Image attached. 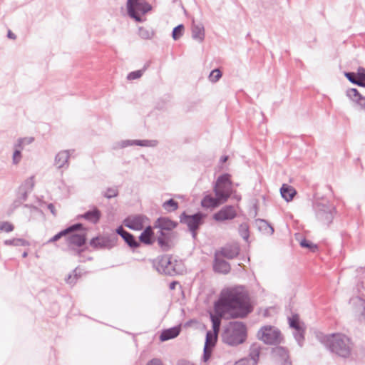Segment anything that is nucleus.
Returning a JSON list of instances; mask_svg holds the SVG:
<instances>
[{"label":"nucleus","instance_id":"obj_1","mask_svg":"<svg viewBox=\"0 0 365 365\" xmlns=\"http://www.w3.org/2000/svg\"><path fill=\"white\" fill-rule=\"evenodd\" d=\"M215 314H210L213 331H208L204 346V360L206 361L211 355L220 330L221 318H243L252 311L247 291L243 286H233L224 288L219 299L215 302Z\"/></svg>","mask_w":365,"mask_h":365},{"label":"nucleus","instance_id":"obj_2","mask_svg":"<svg viewBox=\"0 0 365 365\" xmlns=\"http://www.w3.org/2000/svg\"><path fill=\"white\" fill-rule=\"evenodd\" d=\"M319 341L337 356L347 359L351 355L353 344L349 337L342 334H333L319 336Z\"/></svg>","mask_w":365,"mask_h":365},{"label":"nucleus","instance_id":"obj_3","mask_svg":"<svg viewBox=\"0 0 365 365\" xmlns=\"http://www.w3.org/2000/svg\"><path fill=\"white\" fill-rule=\"evenodd\" d=\"M247 337V328L241 322H231L225 328L222 334L224 343L230 346L242 344Z\"/></svg>","mask_w":365,"mask_h":365},{"label":"nucleus","instance_id":"obj_4","mask_svg":"<svg viewBox=\"0 0 365 365\" xmlns=\"http://www.w3.org/2000/svg\"><path fill=\"white\" fill-rule=\"evenodd\" d=\"M153 266L158 272L170 276L182 274L184 271L182 261L168 255L158 257Z\"/></svg>","mask_w":365,"mask_h":365},{"label":"nucleus","instance_id":"obj_5","mask_svg":"<svg viewBox=\"0 0 365 365\" xmlns=\"http://www.w3.org/2000/svg\"><path fill=\"white\" fill-rule=\"evenodd\" d=\"M314 209L316 218L322 225L329 226L332 222L336 210L333 205L328 202H316Z\"/></svg>","mask_w":365,"mask_h":365},{"label":"nucleus","instance_id":"obj_6","mask_svg":"<svg viewBox=\"0 0 365 365\" xmlns=\"http://www.w3.org/2000/svg\"><path fill=\"white\" fill-rule=\"evenodd\" d=\"M257 337L267 344H278L282 341V336L280 331L272 326L262 327L257 333Z\"/></svg>","mask_w":365,"mask_h":365},{"label":"nucleus","instance_id":"obj_7","mask_svg":"<svg viewBox=\"0 0 365 365\" xmlns=\"http://www.w3.org/2000/svg\"><path fill=\"white\" fill-rule=\"evenodd\" d=\"M229 174L220 175L215 183L214 192L215 196L221 199V202H226L231 195L232 183Z\"/></svg>","mask_w":365,"mask_h":365},{"label":"nucleus","instance_id":"obj_8","mask_svg":"<svg viewBox=\"0 0 365 365\" xmlns=\"http://www.w3.org/2000/svg\"><path fill=\"white\" fill-rule=\"evenodd\" d=\"M73 225H79L72 230L66 237V242L69 248L75 250V247L83 246L86 242V230L81 223Z\"/></svg>","mask_w":365,"mask_h":365},{"label":"nucleus","instance_id":"obj_9","mask_svg":"<svg viewBox=\"0 0 365 365\" xmlns=\"http://www.w3.org/2000/svg\"><path fill=\"white\" fill-rule=\"evenodd\" d=\"M205 215L201 212H197L194 215H187L183 212L180 216V222L187 225L190 231L192 232V237L195 238L196 236V230L203 223Z\"/></svg>","mask_w":365,"mask_h":365},{"label":"nucleus","instance_id":"obj_10","mask_svg":"<svg viewBox=\"0 0 365 365\" xmlns=\"http://www.w3.org/2000/svg\"><path fill=\"white\" fill-rule=\"evenodd\" d=\"M155 226L160 230V232L161 236L158 238V244L161 247L167 246L166 236L164 231H170L173 230L177 226V223L168 218L160 217L155 222Z\"/></svg>","mask_w":365,"mask_h":365},{"label":"nucleus","instance_id":"obj_11","mask_svg":"<svg viewBox=\"0 0 365 365\" xmlns=\"http://www.w3.org/2000/svg\"><path fill=\"white\" fill-rule=\"evenodd\" d=\"M133 15L128 11L129 16L138 22H143L144 19L141 15H144L152 9V6L145 0H139L133 2Z\"/></svg>","mask_w":365,"mask_h":365},{"label":"nucleus","instance_id":"obj_12","mask_svg":"<svg viewBox=\"0 0 365 365\" xmlns=\"http://www.w3.org/2000/svg\"><path fill=\"white\" fill-rule=\"evenodd\" d=\"M158 141L156 140H123L116 142L113 149H121L128 146L138 145L142 147H156Z\"/></svg>","mask_w":365,"mask_h":365},{"label":"nucleus","instance_id":"obj_13","mask_svg":"<svg viewBox=\"0 0 365 365\" xmlns=\"http://www.w3.org/2000/svg\"><path fill=\"white\" fill-rule=\"evenodd\" d=\"M288 319H289V327L295 330L293 334L294 336L296 341H297L298 344L300 346H302L303 341L304 339V324L299 321V317L297 315H293L292 317H289Z\"/></svg>","mask_w":365,"mask_h":365},{"label":"nucleus","instance_id":"obj_14","mask_svg":"<svg viewBox=\"0 0 365 365\" xmlns=\"http://www.w3.org/2000/svg\"><path fill=\"white\" fill-rule=\"evenodd\" d=\"M117 237H97L93 238L90 245L96 249H111L116 245Z\"/></svg>","mask_w":365,"mask_h":365},{"label":"nucleus","instance_id":"obj_15","mask_svg":"<svg viewBox=\"0 0 365 365\" xmlns=\"http://www.w3.org/2000/svg\"><path fill=\"white\" fill-rule=\"evenodd\" d=\"M236 216V208L232 205H226L213 215V219L217 222H223L231 220Z\"/></svg>","mask_w":365,"mask_h":365},{"label":"nucleus","instance_id":"obj_16","mask_svg":"<svg viewBox=\"0 0 365 365\" xmlns=\"http://www.w3.org/2000/svg\"><path fill=\"white\" fill-rule=\"evenodd\" d=\"M147 218L141 215H135L128 216L125 219L124 225L133 230H141L144 227L145 220Z\"/></svg>","mask_w":365,"mask_h":365},{"label":"nucleus","instance_id":"obj_17","mask_svg":"<svg viewBox=\"0 0 365 365\" xmlns=\"http://www.w3.org/2000/svg\"><path fill=\"white\" fill-rule=\"evenodd\" d=\"M71 150H65L58 152L54 159V165L57 168H68L69 165V158ZM73 152V150H72Z\"/></svg>","mask_w":365,"mask_h":365},{"label":"nucleus","instance_id":"obj_18","mask_svg":"<svg viewBox=\"0 0 365 365\" xmlns=\"http://www.w3.org/2000/svg\"><path fill=\"white\" fill-rule=\"evenodd\" d=\"M240 252V246L237 243H232L227 245L220 251V254L222 257L233 259L236 257Z\"/></svg>","mask_w":365,"mask_h":365},{"label":"nucleus","instance_id":"obj_19","mask_svg":"<svg viewBox=\"0 0 365 365\" xmlns=\"http://www.w3.org/2000/svg\"><path fill=\"white\" fill-rule=\"evenodd\" d=\"M116 232L121 236L129 247L136 248L140 245L134 236L125 231L121 226L117 228Z\"/></svg>","mask_w":365,"mask_h":365},{"label":"nucleus","instance_id":"obj_20","mask_svg":"<svg viewBox=\"0 0 365 365\" xmlns=\"http://www.w3.org/2000/svg\"><path fill=\"white\" fill-rule=\"evenodd\" d=\"M346 95L361 108H365V97L361 96L356 88H350L347 90Z\"/></svg>","mask_w":365,"mask_h":365},{"label":"nucleus","instance_id":"obj_21","mask_svg":"<svg viewBox=\"0 0 365 365\" xmlns=\"http://www.w3.org/2000/svg\"><path fill=\"white\" fill-rule=\"evenodd\" d=\"M214 269L215 272L227 274L230 270V264L222 259H220L217 255H215L214 262Z\"/></svg>","mask_w":365,"mask_h":365},{"label":"nucleus","instance_id":"obj_22","mask_svg":"<svg viewBox=\"0 0 365 365\" xmlns=\"http://www.w3.org/2000/svg\"><path fill=\"white\" fill-rule=\"evenodd\" d=\"M192 37L193 39L202 42L205 38V29L202 24L193 23L192 26Z\"/></svg>","mask_w":365,"mask_h":365},{"label":"nucleus","instance_id":"obj_23","mask_svg":"<svg viewBox=\"0 0 365 365\" xmlns=\"http://www.w3.org/2000/svg\"><path fill=\"white\" fill-rule=\"evenodd\" d=\"M225 202H221V199L217 196L206 195L202 200L201 204L203 207L213 208L219 206Z\"/></svg>","mask_w":365,"mask_h":365},{"label":"nucleus","instance_id":"obj_24","mask_svg":"<svg viewBox=\"0 0 365 365\" xmlns=\"http://www.w3.org/2000/svg\"><path fill=\"white\" fill-rule=\"evenodd\" d=\"M255 225L259 230L264 235H272L274 233L273 227L267 221L262 219L255 220Z\"/></svg>","mask_w":365,"mask_h":365},{"label":"nucleus","instance_id":"obj_25","mask_svg":"<svg viewBox=\"0 0 365 365\" xmlns=\"http://www.w3.org/2000/svg\"><path fill=\"white\" fill-rule=\"evenodd\" d=\"M101 216V212L96 207L93 208L92 210H88L83 215H81V217L94 224L97 223L99 221Z\"/></svg>","mask_w":365,"mask_h":365},{"label":"nucleus","instance_id":"obj_26","mask_svg":"<svg viewBox=\"0 0 365 365\" xmlns=\"http://www.w3.org/2000/svg\"><path fill=\"white\" fill-rule=\"evenodd\" d=\"M180 331V329L178 327L165 329L161 333L160 336V339L162 341H165L173 339L179 335Z\"/></svg>","mask_w":365,"mask_h":365},{"label":"nucleus","instance_id":"obj_27","mask_svg":"<svg viewBox=\"0 0 365 365\" xmlns=\"http://www.w3.org/2000/svg\"><path fill=\"white\" fill-rule=\"evenodd\" d=\"M34 141V138H33V137L19 138L14 143L13 149L22 152V150L24 149V148L26 145L31 144Z\"/></svg>","mask_w":365,"mask_h":365},{"label":"nucleus","instance_id":"obj_28","mask_svg":"<svg viewBox=\"0 0 365 365\" xmlns=\"http://www.w3.org/2000/svg\"><path fill=\"white\" fill-rule=\"evenodd\" d=\"M280 192L282 197L287 202L292 200L296 194L295 190L292 186L285 184L282 186Z\"/></svg>","mask_w":365,"mask_h":365},{"label":"nucleus","instance_id":"obj_29","mask_svg":"<svg viewBox=\"0 0 365 365\" xmlns=\"http://www.w3.org/2000/svg\"><path fill=\"white\" fill-rule=\"evenodd\" d=\"M78 226V225L69 226L68 227L61 230V232H59L58 233L55 235L53 237L49 239L46 243L55 242L58 241V240H60L63 237H64L66 239L68 234H69V232H71L72 230H73Z\"/></svg>","mask_w":365,"mask_h":365},{"label":"nucleus","instance_id":"obj_30","mask_svg":"<svg viewBox=\"0 0 365 365\" xmlns=\"http://www.w3.org/2000/svg\"><path fill=\"white\" fill-rule=\"evenodd\" d=\"M152 235H153V230L151 227H147L144 231L140 234L139 237V240L140 242L146 244V245H150L152 243Z\"/></svg>","mask_w":365,"mask_h":365},{"label":"nucleus","instance_id":"obj_31","mask_svg":"<svg viewBox=\"0 0 365 365\" xmlns=\"http://www.w3.org/2000/svg\"><path fill=\"white\" fill-rule=\"evenodd\" d=\"M4 244L7 246H14V247H24L29 246V242L22 238H14L11 240H6L4 242Z\"/></svg>","mask_w":365,"mask_h":365},{"label":"nucleus","instance_id":"obj_32","mask_svg":"<svg viewBox=\"0 0 365 365\" xmlns=\"http://www.w3.org/2000/svg\"><path fill=\"white\" fill-rule=\"evenodd\" d=\"M272 353L275 356L279 357L283 361L288 359V353L285 348L282 346H277L273 349Z\"/></svg>","mask_w":365,"mask_h":365},{"label":"nucleus","instance_id":"obj_33","mask_svg":"<svg viewBox=\"0 0 365 365\" xmlns=\"http://www.w3.org/2000/svg\"><path fill=\"white\" fill-rule=\"evenodd\" d=\"M344 75L351 83L359 86L365 87V82L363 81H359L355 73L346 72Z\"/></svg>","mask_w":365,"mask_h":365},{"label":"nucleus","instance_id":"obj_34","mask_svg":"<svg viewBox=\"0 0 365 365\" xmlns=\"http://www.w3.org/2000/svg\"><path fill=\"white\" fill-rule=\"evenodd\" d=\"M138 35L143 39H150L154 36V31L150 29L140 27L138 29Z\"/></svg>","mask_w":365,"mask_h":365},{"label":"nucleus","instance_id":"obj_35","mask_svg":"<svg viewBox=\"0 0 365 365\" xmlns=\"http://www.w3.org/2000/svg\"><path fill=\"white\" fill-rule=\"evenodd\" d=\"M163 207L168 212H173L178 208V203L174 200L170 199L163 204Z\"/></svg>","mask_w":365,"mask_h":365},{"label":"nucleus","instance_id":"obj_36","mask_svg":"<svg viewBox=\"0 0 365 365\" xmlns=\"http://www.w3.org/2000/svg\"><path fill=\"white\" fill-rule=\"evenodd\" d=\"M259 356V349L257 347H252L250 351V358L252 365H256Z\"/></svg>","mask_w":365,"mask_h":365},{"label":"nucleus","instance_id":"obj_37","mask_svg":"<svg viewBox=\"0 0 365 365\" xmlns=\"http://www.w3.org/2000/svg\"><path fill=\"white\" fill-rule=\"evenodd\" d=\"M239 234L245 240H247L250 236L249 225L247 223H242L239 226Z\"/></svg>","mask_w":365,"mask_h":365},{"label":"nucleus","instance_id":"obj_38","mask_svg":"<svg viewBox=\"0 0 365 365\" xmlns=\"http://www.w3.org/2000/svg\"><path fill=\"white\" fill-rule=\"evenodd\" d=\"M221 77H222L221 71L218 68H216V69L212 70L210 72V73L208 76V78L210 82L216 83L220 79Z\"/></svg>","mask_w":365,"mask_h":365},{"label":"nucleus","instance_id":"obj_39","mask_svg":"<svg viewBox=\"0 0 365 365\" xmlns=\"http://www.w3.org/2000/svg\"><path fill=\"white\" fill-rule=\"evenodd\" d=\"M103 196L108 199L115 197L118 195V190L117 187H108L103 192Z\"/></svg>","mask_w":365,"mask_h":365},{"label":"nucleus","instance_id":"obj_40","mask_svg":"<svg viewBox=\"0 0 365 365\" xmlns=\"http://www.w3.org/2000/svg\"><path fill=\"white\" fill-rule=\"evenodd\" d=\"M33 184L31 183L30 187L28 190H26L24 187H21L19 189V193L18 196V199L23 202L27 199L28 192L32 189Z\"/></svg>","mask_w":365,"mask_h":365},{"label":"nucleus","instance_id":"obj_41","mask_svg":"<svg viewBox=\"0 0 365 365\" xmlns=\"http://www.w3.org/2000/svg\"><path fill=\"white\" fill-rule=\"evenodd\" d=\"M14 226L9 222H0V230L1 232H11L14 230Z\"/></svg>","mask_w":365,"mask_h":365},{"label":"nucleus","instance_id":"obj_42","mask_svg":"<svg viewBox=\"0 0 365 365\" xmlns=\"http://www.w3.org/2000/svg\"><path fill=\"white\" fill-rule=\"evenodd\" d=\"M183 30H184V26L182 24L178 25L176 27H175L173 31V34H172L173 39L178 40V38H180L182 35Z\"/></svg>","mask_w":365,"mask_h":365},{"label":"nucleus","instance_id":"obj_43","mask_svg":"<svg viewBox=\"0 0 365 365\" xmlns=\"http://www.w3.org/2000/svg\"><path fill=\"white\" fill-rule=\"evenodd\" d=\"M22 160V153L21 151L14 150L12 155V164L14 165H17Z\"/></svg>","mask_w":365,"mask_h":365},{"label":"nucleus","instance_id":"obj_44","mask_svg":"<svg viewBox=\"0 0 365 365\" xmlns=\"http://www.w3.org/2000/svg\"><path fill=\"white\" fill-rule=\"evenodd\" d=\"M143 71H144V70H138V71L130 72L128 75L127 78H128V80H130V81L138 79L143 76Z\"/></svg>","mask_w":365,"mask_h":365},{"label":"nucleus","instance_id":"obj_45","mask_svg":"<svg viewBox=\"0 0 365 365\" xmlns=\"http://www.w3.org/2000/svg\"><path fill=\"white\" fill-rule=\"evenodd\" d=\"M300 245L303 247L309 248L312 251H314L317 249V246L315 245L305 239L301 241Z\"/></svg>","mask_w":365,"mask_h":365},{"label":"nucleus","instance_id":"obj_46","mask_svg":"<svg viewBox=\"0 0 365 365\" xmlns=\"http://www.w3.org/2000/svg\"><path fill=\"white\" fill-rule=\"evenodd\" d=\"M21 202L17 198L15 200L12 204L10 205L8 211V214L11 215L14 212V211L19 207L21 205Z\"/></svg>","mask_w":365,"mask_h":365},{"label":"nucleus","instance_id":"obj_47","mask_svg":"<svg viewBox=\"0 0 365 365\" xmlns=\"http://www.w3.org/2000/svg\"><path fill=\"white\" fill-rule=\"evenodd\" d=\"M356 75L359 81H363L365 82V68L359 67Z\"/></svg>","mask_w":365,"mask_h":365},{"label":"nucleus","instance_id":"obj_48","mask_svg":"<svg viewBox=\"0 0 365 365\" xmlns=\"http://www.w3.org/2000/svg\"><path fill=\"white\" fill-rule=\"evenodd\" d=\"M77 279V274H75L74 275L69 274L68 277L66 278V282L71 285H73Z\"/></svg>","mask_w":365,"mask_h":365},{"label":"nucleus","instance_id":"obj_49","mask_svg":"<svg viewBox=\"0 0 365 365\" xmlns=\"http://www.w3.org/2000/svg\"><path fill=\"white\" fill-rule=\"evenodd\" d=\"M234 365H252L250 363V360L249 359L245 358L242 359L237 362Z\"/></svg>","mask_w":365,"mask_h":365},{"label":"nucleus","instance_id":"obj_50","mask_svg":"<svg viewBox=\"0 0 365 365\" xmlns=\"http://www.w3.org/2000/svg\"><path fill=\"white\" fill-rule=\"evenodd\" d=\"M147 365H163L162 361L158 359H153L148 362Z\"/></svg>","mask_w":365,"mask_h":365},{"label":"nucleus","instance_id":"obj_51","mask_svg":"<svg viewBox=\"0 0 365 365\" xmlns=\"http://www.w3.org/2000/svg\"><path fill=\"white\" fill-rule=\"evenodd\" d=\"M359 305L362 308V312H361V314L364 316V317L365 318V301L364 300H362V299H359Z\"/></svg>","mask_w":365,"mask_h":365},{"label":"nucleus","instance_id":"obj_52","mask_svg":"<svg viewBox=\"0 0 365 365\" xmlns=\"http://www.w3.org/2000/svg\"><path fill=\"white\" fill-rule=\"evenodd\" d=\"M48 209L51 211V212L53 215H56V210H55L54 205L53 204H51V203L48 204Z\"/></svg>","mask_w":365,"mask_h":365},{"label":"nucleus","instance_id":"obj_53","mask_svg":"<svg viewBox=\"0 0 365 365\" xmlns=\"http://www.w3.org/2000/svg\"><path fill=\"white\" fill-rule=\"evenodd\" d=\"M178 282H172L170 285H169V288L170 289L173 290V289H175V286L178 284Z\"/></svg>","mask_w":365,"mask_h":365},{"label":"nucleus","instance_id":"obj_54","mask_svg":"<svg viewBox=\"0 0 365 365\" xmlns=\"http://www.w3.org/2000/svg\"><path fill=\"white\" fill-rule=\"evenodd\" d=\"M178 365H194L192 363L187 361H182L179 362Z\"/></svg>","mask_w":365,"mask_h":365},{"label":"nucleus","instance_id":"obj_55","mask_svg":"<svg viewBox=\"0 0 365 365\" xmlns=\"http://www.w3.org/2000/svg\"><path fill=\"white\" fill-rule=\"evenodd\" d=\"M8 37L9 38L15 39L16 38V35L14 34H13L11 31H9L8 32Z\"/></svg>","mask_w":365,"mask_h":365},{"label":"nucleus","instance_id":"obj_56","mask_svg":"<svg viewBox=\"0 0 365 365\" xmlns=\"http://www.w3.org/2000/svg\"><path fill=\"white\" fill-rule=\"evenodd\" d=\"M228 157L227 156H223L221 158V162L225 163L227 160Z\"/></svg>","mask_w":365,"mask_h":365},{"label":"nucleus","instance_id":"obj_57","mask_svg":"<svg viewBox=\"0 0 365 365\" xmlns=\"http://www.w3.org/2000/svg\"><path fill=\"white\" fill-rule=\"evenodd\" d=\"M27 255H28L27 252H24L22 254V257H23L24 258L26 257H27Z\"/></svg>","mask_w":365,"mask_h":365},{"label":"nucleus","instance_id":"obj_58","mask_svg":"<svg viewBox=\"0 0 365 365\" xmlns=\"http://www.w3.org/2000/svg\"><path fill=\"white\" fill-rule=\"evenodd\" d=\"M0 232H1V230H0Z\"/></svg>","mask_w":365,"mask_h":365}]
</instances>
